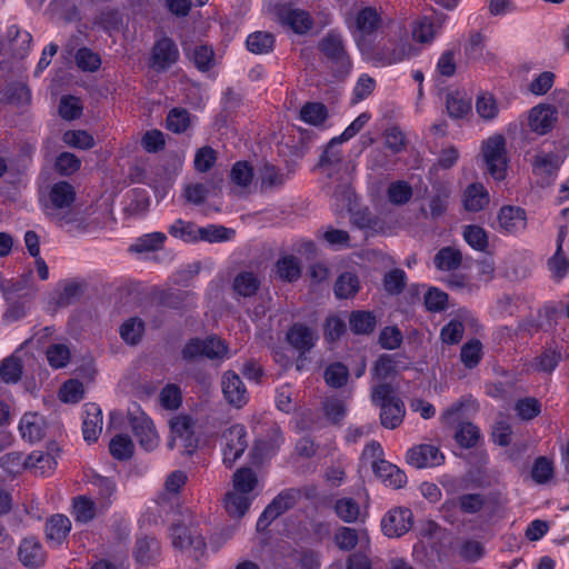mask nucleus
<instances>
[{
  "label": "nucleus",
  "mask_w": 569,
  "mask_h": 569,
  "mask_svg": "<svg viewBox=\"0 0 569 569\" xmlns=\"http://www.w3.org/2000/svg\"><path fill=\"white\" fill-rule=\"evenodd\" d=\"M370 398L372 403L379 408L396 403V401H402L398 396H396V390L389 382H380L373 386Z\"/></svg>",
  "instance_id": "f704fd0d"
},
{
  "label": "nucleus",
  "mask_w": 569,
  "mask_h": 569,
  "mask_svg": "<svg viewBox=\"0 0 569 569\" xmlns=\"http://www.w3.org/2000/svg\"><path fill=\"white\" fill-rule=\"evenodd\" d=\"M372 470L387 486L399 489L407 483L406 473L397 466L383 460L378 459L372 462Z\"/></svg>",
  "instance_id": "aec40b11"
},
{
  "label": "nucleus",
  "mask_w": 569,
  "mask_h": 569,
  "mask_svg": "<svg viewBox=\"0 0 569 569\" xmlns=\"http://www.w3.org/2000/svg\"><path fill=\"white\" fill-rule=\"evenodd\" d=\"M233 290L242 297H252L257 293L260 281L253 272H240L233 280Z\"/></svg>",
  "instance_id": "473e14b6"
},
{
  "label": "nucleus",
  "mask_w": 569,
  "mask_h": 569,
  "mask_svg": "<svg viewBox=\"0 0 569 569\" xmlns=\"http://www.w3.org/2000/svg\"><path fill=\"white\" fill-rule=\"evenodd\" d=\"M547 266L557 281L562 280L569 273V258L561 249H556V252L548 259Z\"/></svg>",
  "instance_id": "09e8293b"
},
{
  "label": "nucleus",
  "mask_w": 569,
  "mask_h": 569,
  "mask_svg": "<svg viewBox=\"0 0 569 569\" xmlns=\"http://www.w3.org/2000/svg\"><path fill=\"white\" fill-rule=\"evenodd\" d=\"M463 238L475 250L485 251L488 247L487 232L479 226H467L463 230Z\"/></svg>",
  "instance_id": "680f3d73"
},
{
  "label": "nucleus",
  "mask_w": 569,
  "mask_h": 569,
  "mask_svg": "<svg viewBox=\"0 0 569 569\" xmlns=\"http://www.w3.org/2000/svg\"><path fill=\"white\" fill-rule=\"evenodd\" d=\"M412 525L413 513L406 507L392 508L381 519V530L389 538H399L406 535Z\"/></svg>",
  "instance_id": "1a4fd4ad"
},
{
  "label": "nucleus",
  "mask_w": 569,
  "mask_h": 569,
  "mask_svg": "<svg viewBox=\"0 0 569 569\" xmlns=\"http://www.w3.org/2000/svg\"><path fill=\"white\" fill-rule=\"evenodd\" d=\"M144 331L143 321L138 318H130L120 327L121 338L129 345H137Z\"/></svg>",
  "instance_id": "3c124183"
},
{
  "label": "nucleus",
  "mask_w": 569,
  "mask_h": 569,
  "mask_svg": "<svg viewBox=\"0 0 569 569\" xmlns=\"http://www.w3.org/2000/svg\"><path fill=\"white\" fill-rule=\"evenodd\" d=\"M274 37L270 32L257 31L247 39V48L256 54L268 53L272 50Z\"/></svg>",
  "instance_id": "37998d69"
},
{
  "label": "nucleus",
  "mask_w": 569,
  "mask_h": 569,
  "mask_svg": "<svg viewBox=\"0 0 569 569\" xmlns=\"http://www.w3.org/2000/svg\"><path fill=\"white\" fill-rule=\"evenodd\" d=\"M463 203L468 211H480L489 203L488 191L481 183H471L465 191Z\"/></svg>",
  "instance_id": "a878e982"
},
{
  "label": "nucleus",
  "mask_w": 569,
  "mask_h": 569,
  "mask_svg": "<svg viewBox=\"0 0 569 569\" xmlns=\"http://www.w3.org/2000/svg\"><path fill=\"white\" fill-rule=\"evenodd\" d=\"M171 440L169 447L173 448L177 439L182 440L183 449L187 455H192L197 449L198 440L194 438L193 423L189 416L179 415L173 417L170 422Z\"/></svg>",
  "instance_id": "9b49d317"
},
{
  "label": "nucleus",
  "mask_w": 569,
  "mask_h": 569,
  "mask_svg": "<svg viewBox=\"0 0 569 569\" xmlns=\"http://www.w3.org/2000/svg\"><path fill=\"white\" fill-rule=\"evenodd\" d=\"M335 511L343 522L352 523L359 518L360 507L352 498H341L336 501Z\"/></svg>",
  "instance_id": "de8ad7c7"
},
{
  "label": "nucleus",
  "mask_w": 569,
  "mask_h": 569,
  "mask_svg": "<svg viewBox=\"0 0 569 569\" xmlns=\"http://www.w3.org/2000/svg\"><path fill=\"white\" fill-rule=\"evenodd\" d=\"M333 541L340 550L351 551L359 542V532L351 527H339L335 532Z\"/></svg>",
  "instance_id": "8fccbe9b"
},
{
  "label": "nucleus",
  "mask_w": 569,
  "mask_h": 569,
  "mask_svg": "<svg viewBox=\"0 0 569 569\" xmlns=\"http://www.w3.org/2000/svg\"><path fill=\"white\" fill-rule=\"evenodd\" d=\"M376 323V316L370 311H353L349 317L350 329L357 335L371 333Z\"/></svg>",
  "instance_id": "7c9ffc66"
},
{
  "label": "nucleus",
  "mask_w": 569,
  "mask_h": 569,
  "mask_svg": "<svg viewBox=\"0 0 569 569\" xmlns=\"http://www.w3.org/2000/svg\"><path fill=\"white\" fill-rule=\"evenodd\" d=\"M483 158L489 173L496 180H502L507 173L506 140L501 134L490 137L482 146Z\"/></svg>",
  "instance_id": "423d86ee"
},
{
  "label": "nucleus",
  "mask_w": 569,
  "mask_h": 569,
  "mask_svg": "<svg viewBox=\"0 0 569 569\" xmlns=\"http://www.w3.org/2000/svg\"><path fill=\"white\" fill-rule=\"evenodd\" d=\"M370 398L372 403L379 408L396 403V401H402L398 396H396V390L389 382H380L373 386Z\"/></svg>",
  "instance_id": "72a5a7b5"
},
{
  "label": "nucleus",
  "mask_w": 569,
  "mask_h": 569,
  "mask_svg": "<svg viewBox=\"0 0 569 569\" xmlns=\"http://www.w3.org/2000/svg\"><path fill=\"white\" fill-rule=\"evenodd\" d=\"M328 117L327 108L320 102H307L300 110V118L312 126H320Z\"/></svg>",
  "instance_id": "a18cd8bd"
},
{
  "label": "nucleus",
  "mask_w": 569,
  "mask_h": 569,
  "mask_svg": "<svg viewBox=\"0 0 569 569\" xmlns=\"http://www.w3.org/2000/svg\"><path fill=\"white\" fill-rule=\"evenodd\" d=\"M233 489L236 492L248 495L258 485L256 472L250 468H240L233 473Z\"/></svg>",
  "instance_id": "ea45409f"
},
{
  "label": "nucleus",
  "mask_w": 569,
  "mask_h": 569,
  "mask_svg": "<svg viewBox=\"0 0 569 569\" xmlns=\"http://www.w3.org/2000/svg\"><path fill=\"white\" fill-rule=\"evenodd\" d=\"M261 187L266 189L281 187L286 177L281 170L269 162H264L260 168Z\"/></svg>",
  "instance_id": "6e6d98bb"
},
{
  "label": "nucleus",
  "mask_w": 569,
  "mask_h": 569,
  "mask_svg": "<svg viewBox=\"0 0 569 569\" xmlns=\"http://www.w3.org/2000/svg\"><path fill=\"white\" fill-rule=\"evenodd\" d=\"M169 233L179 238L186 242H193L198 240V229L193 222H187L181 219H178L169 228Z\"/></svg>",
  "instance_id": "0e129e2a"
},
{
  "label": "nucleus",
  "mask_w": 569,
  "mask_h": 569,
  "mask_svg": "<svg viewBox=\"0 0 569 569\" xmlns=\"http://www.w3.org/2000/svg\"><path fill=\"white\" fill-rule=\"evenodd\" d=\"M411 47L406 40H388L372 51V58L382 64L398 63L410 56Z\"/></svg>",
  "instance_id": "f8f14e48"
},
{
  "label": "nucleus",
  "mask_w": 569,
  "mask_h": 569,
  "mask_svg": "<svg viewBox=\"0 0 569 569\" xmlns=\"http://www.w3.org/2000/svg\"><path fill=\"white\" fill-rule=\"evenodd\" d=\"M407 286V274L402 269L388 271L382 279L383 290L390 296L400 295Z\"/></svg>",
  "instance_id": "79ce46f5"
},
{
  "label": "nucleus",
  "mask_w": 569,
  "mask_h": 569,
  "mask_svg": "<svg viewBox=\"0 0 569 569\" xmlns=\"http://www.w3.org/2000/svg\"><path fill=\"white\" fill-rule=\"evenodd\" d=\"M251 505V499L243 493L236 491L228 492L224 498V508L229 516L241 518L246 515Z\"/></svg>",
  "instance_id": "2f4dec72"
},
{
  "label": "nucleus",
  "mask_w": 569,
  "mask_h": 569,
  "mask_svg": "<svg viewBox=\"0 0 569 569\" xmlns=\"http://www.w3.org/2000/svg\"><path fill=\"white\" fill-rule=\"evenodd\" d=\"M480 432L477 426L471 422H463L459 426L455 438L462 448H472L477 445Z\"/></svg>",
  "instance_id": "13d9d810"
},
{
  "label": "nucleus",
  "mask_w": 569,
  "mask_h": 569,
  "mask_svg": "<svg viewBox=\"0 0 569 569\" xmlns=\"http://www.w3.org/2000/svg\"><path fill=\"white\" fill-rule=\"evenodd\" d=\"M134 445L128 435H116L109 443V451L117 460H128L132 457Z\"/></svg>",
  "instance_id": "4c0bfd02"
},
{
  "label": "nucleus",
  "mask_w": 569,
  "mask_h": 569,
  "mask_svg": "<svg viewBox=\"0 0 569 569\" xmlns=\"http://www.w3.org/2000/svg\"><path fill=\"white\" fill-rule=\"evenodd\" d=\"M556 121V111L550 106H538L531 109L529 114V126L532 131L545 134L553 126Z\"/></svg>",
  "instance_id": "4be33fe9"
},
{
  "label": "nucleus",
  "mask_w": 569,
  "mask_h": 569,
  "mask_svg": "<svg viewBox=\"0 0 569 569\" xmlns=\"http://www.w3.org/2000/svg\"><path fill=\"white\" fill-rule=\"evenodd\" d=\"M102 430V413L96 403L86 405V417L82 423L83 438L96 441Z\"/></svg>",
  "instance_id": "393cba45"
},
{
  "label": "nucleus",
  "mask_w": 569,
  "mask_h": 569,
  "mask_svg": "<svg viewBox=\"0 0 569 569\" xmlns=\"http://www.w3.org/2000/svg\"><path fill=\"white\" fill-rule=\"evenodd\" d=\"M407 461L415 468H432L443 463L445 456L433 445L422 443L411 448L407 453Z\"/></svg>",
  "instance_id": "ddd939ff"
},
{
  "label": "nucleus",
  "mask_w": 569,
  "mask_h": 569,
  "mask_svg": "<svg viewBox=\"0 0 569 569\" xmlns=\"http://www.w3.org/2000/svg\"><path fill=\"white\" fill-rule=\"evenodd\" d=\"M22 362L20 358L10 356L0 363V378L6 383H16L21 379Z\"/></svg>",
  "instance_id": "c03bdc74"
},
{
  "label": "nucleus",
  "mask_w": 569,
  "mask_h": 569,
  "mask_svg": "<svg viewBox=\"0 0 569 569\" xmlns=\"http://www.w3.org/2000/svg\"><path fill=\"white\" fill-rule=\"evenodd\" d=\"M531 477L537 483H546L553 477L552 462L545 456L538 457L531 469Z\"/></svg>",
  "instance_id": "338daca9"
},
{
  "label": "nucleus",
  "mask_w": 569,
  "mask_h": 569,
  "mask_svg": "<svg viewBox=\"0 0 569 569\" xmlns=\"http://www.w3.org/2000/svg\"><path fill=\"white\" fill-rule=\"evenodd\" d=\"M318 336L316 331L303 323H293L287 332V341L291 347L305 355L316 345Z\"/></svg>",
  "instance_id": "dca6fc26"
},
{
  "label": "nucleus",
  "mask_w": 569,
  "mask_h": 569,
  "mask_svg": "<svg viewBox=\"0 0 569 569\" xmlns=\"http://www.w3.org/2000/svg\"><path fill=\"white\" fill-rule=\"evenodd\" d=\"M325 417L333 425H339L347 413V407L342 399L328 397L322 402Z\"/></svg>",
  "instance_id": "49530a36"
},
{
  "label": "nucleus",
  "mask_w": 569,
  "mask_h": 569,
  "mask_svg": "<svg viewBox=\"0 0 569 569\" xmlns=\"http://www.w3.org/2000/svg\"><path fill=\"white\" fill-rule=\"evenodd\" d=\"M348 29L362 52H369V38L373 36L382 26V12L376 7H365L355 16L346 19Z\"/></svg>",
  "instance_id": "f257e3e1"
},
{
  "label": "nucleus",
  "mask_w": 569,
  "mask_h": 569,
  "mask_svg": "<svg viewBox=\"0 0 569 569\" xmlns=\"http://www.w3.org/2000/svg\"><path fill=\"white\" fill-rule=\"evenodd\" d=\"M228 351L226 343L216 336H210L202 340L193 338L189 340L182 349V358L184 360H193L198 357L209 359L223 358Z\"/></svg>",
  "instance_id": "0eeeda50"
},
{
  "label": "nucleus",
  "mask_w": 569,
  "mask_h": 569,
  "mask_svg": "<svg viewBox=\"0 0 569 569\" xmlns=\"http://www.w3.org/2000/svg\"><path fill=\"white\" fill-rule=\"evenodd\" d=\"M179 58V50L168 37L158 40L151 54V66L159 71L168 69L171 64L176 63Z\"/></svg>",
  "instance_id": "2eb2a0df"
},
{
  "label": "nucleus",
  "mask_w": 569,
  "mask_h": 569,
  "mask_svg": "<svg viewBox=\"0 0 569 569\" xmlns=\"http://www.w3.org/2000/svg\"><path fill=\"white\" fill-rule=\"evenodd\" d=\"M72 516L77 522L88 523L96 517V503L86 496L73 499Z\"/></svg>",
  "instance_id": "e433bc0d"
},
{
  "label": "nucleus",
  "mask_w": 569,
  "mask_h": 569,
  "mask_svg": "<svg viewBox=\"0 0 569 569\" xmlns=\"http://www.w3.org/2000/svg\"><path fill=\"white\" fill-rule=\"evenodd\" d=\"M318 48L331 69L335 78L343 80L350 72L352 63L345 47L341 34L327 33L318 43Z\"/></svg>",
  "instance_id": "7ed1b4c3"
},
{
  "label": "nucleus",
  "mask_w": 569,
  "mask_h": 569,
  "mask_svg": "<svg viewBox=\"0 0 569 569\" xmlns=\"http://www.w3.org/2000/svg\"><path fill=\"white\" fill-rule=\"evenodd\" d=\"M57 460L50 452L37 450L31 452L26 459V467L34 468L41 475H47L54 470Z\"/></svg>",
  "instance_id": "58836bf2"
},
{
  "label": "nucleus",
  "mask_w": 569,
  "mask_h": 569,
  "mask_svg": "<svg viewBox=\"0 0 569 569\" xmlns=\"http://www.w3.org/2000/svg\"><path fill=\"white\" fill-rule=\"evenodd\" d=\"M160 555V545L154 537L142 536L137 538L133 556L141 566L154 563Z\"/></svg>",
  "instance_id": "412c9836"
},
{
  "label": "nucleus",
  "mask_w": 569,
  "mask_h": 569,
  "mask_svg": "<svg viewBox=\"0 0 569 569\" xmlns=\"http://www.w3.org/2000/svg\"><path fill=\"white\" fill-rule=\"evenodd\" d=\"M278 17L283 26L289 27L296 33L303 34L312 27V20L305 10L283 7L279 10Z\"/></svg>",
  "instance_id": "6ab92c4d"
},
{
  "label": "nucleus",
  "mask_w": 569,
  "mask_h": 569,
  "mask_svg": "<svg viewBox=\"0 0 569 569\" xmlns=\"http://www.w3.org/2000/svg\"><path fill=\"white\" fill-rule=\"evenodd\" d=\"M221 387L223 397L229 405L241 408L248 402L249 396L247 388L236 372H224L221 379Z\"/></svg>",
  "instance_id": "4468645a"
},
{
  "label": "nucleus",
  "mask_w": 569,
  "mask_h": 569,
  "mask_svg": "<svg viewBox=\"0 0 569 569\" xmlns=\"http://www.w3.org/2000/svg\"><path fill=\"white\" fill-rule=\"evenodd\" d=\"M323 379L330 388L339 389L347 385L349 369L342 362L330 363L323 372Z\"/></svg>",
  "instance_id": "c9c22d12"
},
{
  "label": "nucleus",
  "mask_w": 569,
  "mask_h": 569,
  "mask_svg": "<svg viewBox=\"0 0 569 569\" xmlns=\"http://www.w3.org/2000/svg\"><path fill=\"white\" fill-rule=\"evenodd\" d=\"M300 499V490L289 488L281 491L264 509L257 522V529H266L273 520L293 508Z\"/></svg>",
  "instance_id": "6e6552de"
},
{
  "label": "nucleus",
  "mask_w": 569,
  "mask_h": 569,
  "mask_svg": "<svg viewBox=\"0 0 569 569\" xmlns=\"http://www.w3.org/2000/svg\"><path fill=\"white\" fill-rule=\"evenodd\" d=\"M71 529V521L68 517L57 513L48 519L46 525V537L56 546L61 545L68 537Z\"/></svg>",
  "instance_id": "b1692460"
},
{
  "label": "nucleus",
  "mask_w": 569,
  "mask_h": 569,
  "mask_svg": "<svg viewBox=\"0 0 569 569\" xmlns=\"http://www.w3.org/2000/svg\"><path fill=\"white\" fill-rule=\"evenodd\" d=\"M220 447L224 466L231 468L248 447L246 428L242 425H233L226 429L220 437Z\"/></svg>",
  "instance_id": "39448f33"
},
{
  "label": "nucleus",
  "mask_w": 569,
  "mask_h": 569,
  "mask_svg": "<svg viewBox=\"0 0 569 569\" xmlns=\"http://www.w3.org/2000/svg\"><path fill=\"white\" fill-rule=\"evenodd\" d=\"M190 127V114L186 109L173 108L167 116V129L182 133Z\"/></svg>",
  "instance_id": "4d7b16f0"
},
{
  "label": "nucleus",
  "mask_w": 569,
  "mask_h": 569,
  "mask_svg": "<svg viewBox=\"0 0 569 569\" xmlns=\"http://www.w3.org/2000/svg\"><path fill=\"white\" fill-rule=\"evenodd\" d=\"M129 423L141 448L154 450L159 445V436L152 420L144 413H129Z\"/></svg>",
  "instance_id": "9d476101"
},
{
  "label": "nucleus",
  "mask_w": 569,
  "mask_h": 569,
  "mask_svg": "<svg viewBox=\"0 0 569 569\" xmlns=\"http://www.w3.org/2000/svg\"><path fill=\"white\" fill-rule=\"evenodd\" d=\"M342 143L337 137L331 139L320 157L319 167L327 168L328 176H331V168L341 163V151L337 147Z\"/></svg>",
  "instance_id": "864d4df0"
},
{
  "label": "nucleus",
  "mask_w": 569,
  "mask_h": 569,
  "mask_svg": "<svg viewBox=\"0 0 569 569\" xmlns=\"http://www.w3.org/2000/svg\"><path fill=\"white\" fill-rule=\"evenodd\" d=\"M515 410L520 419L532 420L541 412V403L537 398L526 397L516 402Z\"/></svg>",
  "instance_id": "bf43d9fd"
},
{
  "label": "nucleus",
  "mask_w": 569,
  "mask_h": 569,
  "mask_svg": "<svg viewBox=\"0 0 569 569\" xmlns=\"http://www.w3.org/2000/svg\"><path fill=\"white\" fill-rule=\"evenodd\" d=\"M388 199L393 204H405L412 197V188L406 181H397L389 186L388 188Z\"/></svg>",
  "instance_id": "69168bd1"
},
{
  "label": "nucleus",
  "mask_w": 569,
  "mask_h": 569,
  "mask_svg": "<svg viewBox=\"0 0 569 569\" xmlns=\"http://www.w3.org/2000/svg\"><path fill=\"white\" fill-rule=\"evenodd\" d=\"M19 560L28 568H38L44 563L46 553L39 540L24 538L18 550Z\"/></svg>",
  "instance_id": "a211bd4d"
},
{
  "label": "nucleus",
  "mask_w": 569,
  "mask_h": 569,
  "mask_svg": "<svg viewBox=\"0 0 569 569\" xmlns=\"http://www.w3.org/2000/svg\"><path fill=\"white\" fill-rule=\"evenodd\" d=\"M405 415L403 401H396V403L380 408V422L387 429H396L402 423Z\"/></svg>",
  "instance_id": "c756f323"
},
{
  "label": "nucleus",
  "mask_w": 569,
  "mask_h": 569,
  "mask_svg": "<svg viewBox=\"0 0 569 569\" xmlns=\"http://www.w3.org/2000/svg\"><path fill=\"white\" fill-rule=\"evenodd\" d=\"M46 353L49 365L56 369L66 367L70 361V350L62 343L51 345Z\"/></svg>",
  "instance_id": "e2e57ef3"
},
{
  "label": "nucleus",
  "mask_w": 569,
  "mask_h": 569,
  "mask_svg": "<svg viewBox=\"0 0 569 569\" xmlns=\"http://www.w3.org/2000/svg\"><path fill=\"white\" fill-rule=\"evenodd\" d=\"M19 429L22 438L28 439L30 442H36L44 437L46 422L40 415L27 412L20 420Z\"/></svg>",
  "instance_id": "5701e85b"
},
{
  "label": "nucleus",
  "mask_w": 569,
  "mask_h": 569,
  "mask_svg": "<svg viewBox=\"0 0 569 569\" xmlns=\"http://www.w3.org/2000/svg\"><path fill=\"white\" fill-rule=\"evenodd\" d=\"M335 295L338 299L353 298L360 290V281L356 273L343 272L335 282Z\"/></svg>",
  "instance_id": "bb28decb"
},
{
  "label": "nucleus",
  "mask_w": 569,
  "mask_h": 569,
  "mask_svg": "<svg viewBox=\"0 0 569 569\" xmlns=\"http://www.w3.org/2000/svg\"><path fill=\"white\" fill-rule=\"evenodd\" d=\"M561 352L556 349H546L537 356L531 367L539 372L551 373L561 361Z\"/></svg>",
  "instance_id": "a19ab883"
},
{
  "label": "nucleus",
  "mask_w": 569,
  "mask_h": 569,
  "mask_svg": "<svg viewBox=\"0 0 569 569\" xmlns=\"http://www.w3.org/2000/svg\"><path fill=\"white\" fill-rule=\"evenodd\" d=\"M482 345L478 339L466 342L460 351L461 362L469 369L475 368L481 359Z\"/></svg>",
  "instance_id": "5fc2aeb1"
},
{
  "label": "nucleus",
  "mask_w": 569,
  "mask_h": 569,
  "mask_svg": "<svg viewBox=\"0 0 569 569\" xmlns=\"http://www.w3.org/2000/svg\"><path fill=\"white\" fill-rule=\"evenodd\" d=\"M435 264L441 271L458 269L462 263V253L453 247H443L435 256Z\"/></svg>",
  "instance_id": "cd10ccee"
},
{
  "label": "nucleus",
  "mask_w": 569,
  "mask_h": 569,
  "mask_svg": "<svg viewBox=\"0 0 569 569\" xmlns=\"http://www.w3.org/2000/svg\"><path fill=\"white\" fill-rule=\"evenodd\" d=\"M193 515L190 510L181 512L179 518L171 525V540L174 548L184 550L193 549L196 552L202 553L206 549V542L202 536L197 535L191 529Z\"/></svg>",
  "instance_id": "20e7f679"
},
{
  "label": "nucleus",
  "mask_w": 569,
  "mask_h": 569,
  "mask_svg": "<svg viewBox=\"0 0 569 569\" xmlns=\"http://www.w3.org/2000/svg\"><path fill=\"white\" fill-rule=\"evenodd\" d=\"M446 107L450 117L459 119L469 113L471 102L459 92H453L447 96Z\"/></svg>",
  "instance_id": "603ef678"
},
{
  "label": "nucleus",
  "mask_w": 569,
  "mask_h": 569,
  "mask_svg": "<svg viewBox=\"0 0 569 569\" xmlns=\"http://www.w3.org/2000/svg\"><path fill=\"white\" fill-rule=\"evenodd\" d=\"M76 200L74 188L67 181L54 183L49 192L48 216L60 227L76 222V213L71 207Z\"/></svg>",
  "instance_id": "f03ea898"
},
{
  "label": "nucleus",
  "mask_w": 569,
  "mask_h": 569,
  "mask_svg": "<svg viewBox=\"0 0 569 569\" xmlns=\"http://www.w3.org/2000/svg\"><path fill=\"white\" fill-rule=\"evenodd\" d=\"M253 170L247 161H238L232 166L230 179L239 187L246 188L252 182Z\"/></svg>",
  "instance_id": "774afa93"
},
{
  "label": "nucleus",
  "mask_w": 569,
  "mask_h": 569,
  "mask_svg": "<svg viewBox=\"0 0 569 569\" xmlns=\"http://www.w3.org/2000/svg\"><path fill=\"white\" fill-rule=\"evenodd\" d=\"M277 276L287 282H295L301 276V264L297 257L284 256L276 262Z\"/></svg>",
  "instance_id": "c85d7f7f"
},
{
  "label": "nucleus",
  "mask_w": 569,
  "mask_h": 569,
  "mask_svg": "<svg viewBox=\"0 0 569 569\" xmlns=\"http://www.w3.org/2000/svg\"><path fill=\"white\" fill-rule=\"evenodd\" d=\"M453 506H459L465 513H477L486 505V498L481 493H466L452 501Z\"/></svg>",
  "instance_id": "052dcab7"
},
{
  "label": "nucleus",
  "mask_w": 569,
  "mask_h": 569,
  "mask_svg": "<svg viewBox=\"0 0 569 569\" xmlns=\"http://www.w3.org/2000/svg\"><path fill=\"white\" fill-rule=\"evenodd\" d=\"M498 222L500 229L507 233L525 230L527 226L526 211L520 207L505 206L499 210Z\"/></svg>",
  "instance_id": "f3484780"
}]
</instances>
